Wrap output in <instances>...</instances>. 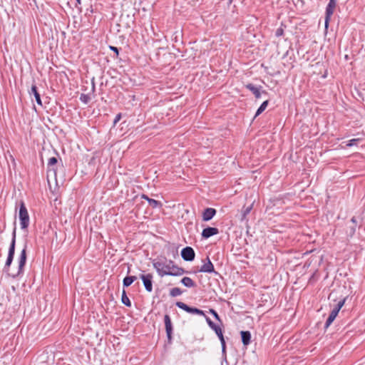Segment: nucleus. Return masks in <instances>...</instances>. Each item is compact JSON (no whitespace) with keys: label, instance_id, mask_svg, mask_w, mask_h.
I'll list each match as a JSON object with an SVG mask.
<instances>
[{"label":"nucleus","instance_id":"nucleus-13","mask_svg":"<svg viewBox=\"0 0 365 365\" xmlns=\"http://www.w3.org/2000/svg\"><path fill=\"white\" fill-rule=\"evenodd\" d=\"M164 322H165V329H166V333H167L168 337L169 339H170L173 327H172V323H171L170 318L168 315L166 314L165 316Z\"/></svg>","mask_w":365,"mask_h":365},{"label":"nucleus","instance_id":"nucleus-12","mask_svg":"<svg viewBox=\"0 0 365 365\" xmlns=\"http://www.w3.org/2000/svg\"><path fill=\"white\" fill-rule=\"evenodd\" d=\"M216 214V210L214 208H206L202 213V220L204 221H209Z\"/></svg>","mask_w":365,"mask_h":365},{"label":"nucleus","instance_id":"nucleus-17","mask_svg":"<svg viewBox=\"0 0 365 365\" xmlns=\"http://www.w3.org/2000/svg\"><path fill=\"white\" fill-rule=\"evenodd\" d=\"M242 341L244 345H248L250 343L251 334L248 331H241Z\"/></svg>","mask_w":365,"mask_h":365},{"label":"nucleus","instance_id":"nucleus-15","mask_svg":"<svg viewBox=\"0 0 365 365\" xmlns=\"http://www.w3.org/2000/svg\"><path fill=\"white\" fill-rule=\"evenodd\" d=\"M246 88L252 92L256 98H259L261 97L259 89L255 87L253 84L248 83L246 85Z\"/></svg>","mask_w":365,"mask_h":365},{"label":"nucleus","instance_id":"nucleus-8","mask_svg":"<svg viewBox=\"0 0 365 365\" xmlns=\"http://www.w3.org/2000/svg\"><path fill=\"white\" fill-rule=\"evenodd\" d=\"M181 256L185 261H192L195 259L194 250L190 247H186L181 251Z\"/></svg>","mask_w":365,"mask_h":365},{"label":"nucleus","instance_id":"nucleus-20","mask_svg":"<svg viewBox=\"0 0 365 365\" xmlns=\"http://www.w3.org/2000/svg\"><path fill=\"white\" fill-rule=\"evenodd\" d=\"M136 279L135 276H128L124 278L123 279V286L128 287L130 286Z\"/></svg>","mask_w":365,"mask_h":365},{"label":"nucleus","instance_id":"nucleus-22","mask_svg":"<svg viewBox=\"0 0 365 365\" xmlns=\"http://www.w3.org/2000/svg\"><path fill=\"white\" fill-rule=\"evenodd\" d=\"M58 163V161H48V170L53 171L54 174L56 175L57 170L56 169V165Z\"/></svg>","mask_w":365,"mask_h":365},{"label":"nucleus","instance_id":"nucleus-6","mask_svg":"<svg viewBox=\"0 0 365 365\" xmlns=\"http://www.w3.org/2000/svg\"><path fill=\"white\" fill-rule=\"evenodd\" d=\"M344 302H345V299L339 301L338 302V304H336V306L334 308V309L331 311V312L330 313L327 322H326V324H325V327L327 328L332 322L335 319V318L336 317L339 310L341 309V308L343 307L344 304Z\"/></svg>","mask_w":365,"mask_h":365},{"label":"nucleus","instance_id":"nucleus-2","mask_svg":"<svg viewBox=\"0 0 365 365\" xmlns=\"http://www.w3.org/2000/svg\"><path fill=\"white\" fill-rule=\"evenodd\" d=\"M26 250H27V244L25 243L23 250L21 252V254L18 258V270L15 273L9 274V275L16 278L24 273V266L26 262Z\"/></svg>","mask_w":365,"mask_h":365},{"label":"nucleus","instance_id":"nucleus-21","mask_svg":"<svg viewBox=\"0 0 365 365\" xmlns=\"http://www.w3.org/2000/svg\"><path fill=\"white\" fill-rule=\"evenodd\" d=\"M121 301H122V303L124 304L125 306H127V307L131 306V302H130L128 297L127 296L125 290H123V292Z\"/></svg>","mask_w":365,"mask_h":365},{"label":"nucleus","instance_id":"nucleus-19","mask_svg":"<svg viewBox=\"0 0 365 365\" xmlns=\"http://www.w3.org/2000/svg\"><path fill=\"white\" fill-rule=\"evenodd\" d=\"M92 98V95L91 93H87V94H85V93H82L80 96V100L85 104H87L88 103L90 102V101L91 100Z\"/></svg>","mask_w":365,"mask_h":365},{"label":"nucleus","instance_id":"nucleus-1","mask_svg":"<svg viewBox=\"0 0 365 365\" xmlns=\"http://www.w3.org/2000/svg\"><path fill=\"white\" fill-rule=\"evenodd\" d=\"M140 207L148 205L145 212L144 217L147 218L148 216H150L153 214V209L156 207L160 202L154 199L149 198L145 195H142L140 197Z\"/></svg>","mask_w":365,"mask_h":365},{"label":"nucleus","instance_id":"nucleus-24","mask_svg":"<svg viewBox=\"0 0 365 365\" xmlns=\"http://www.w3.org/2000/svg\"><path fill=\"white\" fill-rule=\"evenodd\" d=\"M218 331H219V332L217 334V335L218 336V337L221 341L222 352L225 353V341L222 330H218Z\"/></svg>","mask_w":365,"mask_h":365},{"label":"nucleus","instance_id":"nucleus-3","mask_svg":"<svg viewBox=\"0 0 365 365\" xmlns=\"http://www.w3.org/2000/svg\"><path fill=\"white\" fill-rule=\"evenodd\" d=\"M19 217L20 220L21 228L22 230H26L29 227L30 219L28 210L22 200L19 202Z\"/></svg>","mask_w":365,"mask_h":365},{"label":"nucleus","instance_id":"nucleus-14","mask_svg":"<svg viewBox=\"0 0 365 365\" xmlns=\"http://www.w3.org/2000/svg\"><path fill=\"white\" fill-rule=\"evenodd\" d=\"M207 262L205 263L200 268V271L202 272H214V266L209 258H207Z\"/></svg>","mask_w":365,"mask_h":365},{"label":"nucleus","instance_id":"nucleus-37","mask_svg":"<svg viewBox=\"0 0 365 365\" xmlns=\"http://www.w3.org/2000/svg\"><path fill=\"white\" fill-rule=\"evenodd\" d=\"M233 0H229L230 3H232Z\"/></svg>","mask_w":365,"mask_h":365},{"label":"nucleus","instance_id":"nucleus-23","mask_svg":"<svg viewBox=\"0 0 365 365\" xmlns=\"http://www.w3.org/2000/svg\"><path fill=\"white\" fill-rule=\"evenodd\" d=\"M268 103L269 101L267 100L262 103V105L259 106V108L257 109L256 112L255 117L261 114L266 109Z\"/></svg>","mask_w":365,"mask_h":365},{"label":"nucleus","instance_id":"nucleus-32","mask_svg":"<svg viewBox=\"0 0 365 365\" xmlns=\"http://www.w3.org/2000/svg\"><path fill=\"white\" fill-rule=\"evenodd\" d=\"M210 312L213 314V316L215 317V318L216 319L220 320L219 315L217 314V313L215 310L210 309Z\"/></svg>","mask_w":365,"mask_h":365},{"label":"nucleus","instance_id":"nucleus-29","mask_svg":"<svg viewBox=\"0 0 365 365\" xmlns=\"http://www.w3.org/2000/svg\"><path fill=\"white\" fill-rule=\"evenodd\" d=\"M121 119V114L120 113H118L115 119H114V121H113V125H115Z\"/></svg>","mask_w":365,"mask_h":365},{"label":"nucleus","instance_id":"nucleus-26","mask_svg":"<svg viewBox=\"0 0 365 365\" xmlns=\"http://www.w3.org/2000/svg\"><path fill=\"white\" fill-rule=\"evenodd\" d=\"M182 294V291L180 290V288L178 287H175V288H173L171 290H170V295L173 296V297H176V296H179Z\"/></svg>","mask_w":365,"mask_h":365},{"label":"nucleus","instance_id":"nucleus-25","mask_svg":"<svg viewBox=\"0 0 365 365\" xmlns=\"http://www.w3.org/2000/svg\"><path fill=\"white\" fill-rule=\"evenodd\" d=\"M207 322L211 329H212L216 334L219 332L218 330H222L220 327L215 325L209 318H207Z\"/></svg>","mask_w":365,"mask_h":365},{"label":"nucleus","instance_id":"nucleus-5","mask_svg":"<svg viewBox=\"0 0 365 365\" xmlns=\"http://www.w3.org/2000/svg\"><path fill=\"white\" fill-rule=\"evenodd\" d=\"M173 262L170 261L169 264L165 265L163 269L165 274L167 275H181L183 274L184 270L182 268L178 267L172 264Z\"/></svg>","mask_w":365,"mask_h":365},{"label":"nucleus","instance_id":"nucleus-18","mask_svg":"<svg viewBox=\"0 0 365 365\" xmlns=\"http://www.w3.org/2000/svg\"><path fill=\"white\" fill-rule=\"evenodd\" d=\"M181 282L187 287H195V284L193 282V280L187 277H185L182 279Z\"/></svg>","mask_w":365,"mask_h":365},{"label":"nucleus","instance_id":"nucleus-35","mask_svg":"<svg viewBox=\"0 0 365 365\" xmlns=\"http://www.w3.org/2000/svg\"><path fill=\"white\" fill-rule=\"evenodd\" d=\"M49 160H56L54 157H52Z\"/></svg>","mask_w":365,"mask_h":365},{"label":"nucleus","instance_id":"nucleus-33","mask_svg":"<svg viewBox=\"0 0 365 365\" xmlns=\"http://www.w3.org/2000/svg\"><path fill=\"white\" fill-rule=\"evenodd\" d=\"M147 207H148V205H144L143 207H140V202H138V210H143L144 212Z\"/></svg>","mask_w":365,"mask_h":365},{"label":"nucleus","instance_id":"nucleus-4","mask_svg":"<svg viewBox=\"0 0 365 365\" xmlns=\"http://www.w3.org/2000/svg\"><path fill=\"white\" fill-rule=\"evenodd\" d=\"M15 245H16V228L14 229L12 233V240L9 249L8 257L4 266V271L9 272V267L13 262L14 256L15 253Z\"/></svg>","mask_w":365,"mask_h":365},{"label":"nucleus","instance_id":"nucleus-31","mask_svg":"<svg viewBox=\"0 0 365 365\" xmlns=\"http://www.w3.org/2000/svg\"><path fill=\"white\" fill-rule=\"evenodd\" d=\"M284 31H283V29L279 28L276 31V36H280L283 34Z\"/></svg>","mask_w":365,"mask_h":365},{"label":"nucleus","instance_id":"nucleus-7","mask_svg":"<svg viewBox=\"0 0 365 365\" xmlns=\"http://www.w3.org/2000/svg\"><path fill=\"white\" fill-rule=\"evenodd\" d=\"M336 6V0H329V2L326 8V16H325V29L329 26L331 16L334 14V9Z\"/></svg>","mask_w":365,"mask_h":365},{"label":"nucleus","instance_id":"nucleus-34","mask_svg":"<svg viewBox=\"0 0 365 365\" xmlns=\"http://www.w3.org/2000/svg\"><path fill=\"white\" fill-rule=\"evenodd\" d=\"M351 222H352L353 223H356V219H355V217H352V218H351Z\"/></svg>","mask_w":365,"mask_h":365},{"label":"nucleus","instance_id":"nucleus-28","mask_svg":"<svg viewBox=\"0 0 365 365\" xmlns=\"http://www.w3.org/2000/svg\"><path fill=\"white\" fill-rule=\"evenodd\" d=\"M359 141V138L356 139H351L349 141V143L346 145L347 146H352L354 145H356V143Z\"/></svg>","mask_w":365,"mask_h":365},{"label":"nucleus","instance_id":"nucleus-36","mask_svg":"<svg viewBox=\"0 0 365 365\" xmlns=\"http://www.w3.org/2000/svg\"><path fill=\"white\" fill-rule=\"evenodd\" d=\"M76 1L78 4H81V0H76Z\"/></svg>","mask_w":365,"mask_h":365},{"label":"nucleus","instance_id":"nucleus-10","mask_svg":"<svg viewBox=\"0 0 365 365\" xmlns=\"http://www.w3.org/2000/svg\"><path fill=\"white\" fill-rule=\"evenodd\" d=\"M141 279L143 280V284L145 287V289L148 292H151L153 289V283H152V275L151 274H142Z\"/></svg>","mask_w":365,"mask_h":365},{"label":"nucleus","instance_id":"nucleus-9","mask_svg":"<svg viewBox=\"0 0 365 365\" xmlns=\"http://www.w3.org/2000/svg\"><path fill=\"white\" fill-rule=\"evenodd\" d=\"M176 305L179 308L186 311L188 313L196 314H199V315H204L203 311L198 309L197 308L190 307L187 304H185V303L182 302H178L176 303Z\"/></svg>","mask_w":365,"mask_h":365},{"label":"nucleus","instance_id":"nucleus-11","mask_svg":"<svg viewBox=\"0 0 365 365\" xmlns=\"http://www.w3.org/2000/svg\"><path fill=\"white\" fill-rule=\"evenodd\" d=\"M218 229L216 227H207L202 230V236L204 238H208L211 236L218 234Z\"/></svg>","mask_w":365,"mask_h":365},{"label":"nucleus","instance_id":"nucleus-16","mask_svg":"<svg viewBox=\"0 0 365 365\" xmlns=\"http://www.w3.org/2000/svg\"><path fill=\"white\" fill-rule=\"evenodd\" d=\"M31 93L34 94L36 103L38 105L42 106V102H41V96H40V94L38 93V92L37 91V87L36 86V85H33L31 86L30 94H31Z\"/></svg>","mask_w":365,"mask_h":365},{"label":"nucleus","instance_id":"nucleus-30","mask_svg":"<svg viewBox=\"0 0 365 365\" xmlns=\"http://www.w3.org/2000/svg\"><path fill=\"white\" fill-rule=\"evenodd\" d=\"M109 48H110V50L113 51L115 53L116 56H118V53L119 52H118V49L117 47H115V46H110Z\"/></svg>","mask_w":365,"mask_h":365},{"label":"nucleus","instance_id":"nucleus-27","mask_svg":"<svg viewBox=\"0 0 365 365\" xmlns=\"http://www.w3.org/2000/svg\"><path fill=\"white\" fill-rule=\"evenodd\" d=\"M252 208V205L248 206L247 207L245 208L242 211V220H244L247 216V215H248L250 213V212L251 211Z\"/></svg>","mask_w":365,"mask_h":365}]
</instances>
